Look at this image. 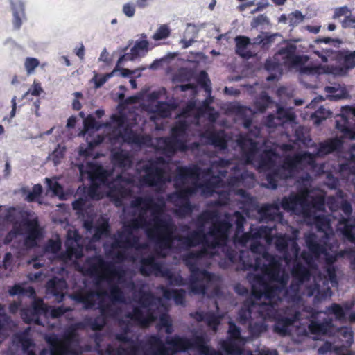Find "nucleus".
Masks as SVG:
<instances>
[{
	"label": "nucleus",
	"instance_id": "obj_1",
	"mask_svg": "<svg viewBox=\"0 0 355 355\" xmlns=\"http://www.w3.org/2000/svg\"><path fill=\"white\" fill-rule=\"evenodd\" d=\"M112 157L114 169L122 170L114 179L101 166L92 163L78 165L80 180H88L91 193L105 187L116 206L123 207V214H131L119 232V240L112 244H140L139 230L155 241V244H173L175 241L180 244H227L233 224L236 225L234 244L236 241L239 244H268V226L251 227L250 232L243 233L245 219L243 215L239 211L226 214L217 209L202 212L196 220V230L179 235L172 218L165 211L162 198L157 203L151 196H135L141 187H155L161 191L164 184L171 182V176L166 172L163 159L139 162L136 165V175L130 176L125 172L132 164L130 154L116 150Z\"/></svg>",
	"mask_w": 355,
	"mask_h": 355
},
{
	"label": "nucleus",
	"instance_id": "obj_2",
	"mask_svg": "<svg viewBox=\"0 0 355 355\" xmlns=\"http://www.w3.org/2000/svg\"><path fill=\"white\" fill-rule=\"evenodd\" d=\"M259 129L254 127L248 136H241L237 139V147L241 153V160H225L218 159L211 162L209 168H202L198 166L184 167V216L192 212L190 196L200 193L204 196L219 198L218 204L225 205L232 193L248 200L246 191L239 188L250 187L254 181L253 173L245 169L246 164H252L262 171H268L267 181L268 188L277 189L278 179H287L295 175L300 170L306 171L315 167V157H323L334 151L340 150L343 140L336 137L321 142L317 147L315 155L309 153L288 155L282 159L275 149L261 151L258 142L252 137H257Z\"/></svg>",
	"mask_w": 355,
	"mask_h": 355
},
{
	"label": "nucleus",
	"instance_id": "obj_3",
	"mask_svg": "<svg viewBox=\"0 0 355 355\" xmlns=\"http://www.w3.org/2000/svg\"><path fill=\"white\" fill-rule=\"evenodd\" d=\"M297 182L300 187L298 193L263 205L254 210V214L248 213V216L254 217L259 222H275L283 225L286 221L280 211L281 205L284 209L301 215L307 223L314 225L311 231L304 234L305 244H329L334 234L330 218L324 214V193L310 190L311 177L307 173L298 177Z\"/></svg>",
	"mask_w": 355,
	"mask_h": 355
},
{
	"label": "nucleus",
	"instance_id": "obj_4",
	"mask_svg": "<svg viewBox=\"0 0 355 355\" xmlns=\"http://www.w3.org/2000/svg\"><path fill=\"white\" fill-rule=\"evenodd\" d=\"M85 273L94 278L98 287L96 291L80 290L73 295V299L83 304L86 309H92L96 304L95 297H108L111 302L124 303L125 295L123 290L116 283L115 278L120 282L125 275L122 266H116L114 262L104 260L101 257H94L86 262Z\"/></svg>",
	"mask_w": 355,
	"mask_h": 355
},
{
	"label": "nucleus",
	"instance_id": "obj_5",
	"mask_svg": "<svg viewBox=\"0 0 355 355\" xmlns=\"http://www.w3.org/2000/svg\"><path fill=\"white\" fill-rule=\"evenodd\" d=\"M202 246L199 251L189 252L182 257L183 262L190 272L189 290L197 295H205L214 279L213 273L199 268L203 259L213 258L219 250L225 253L226 258L232 263H234L237 257V252L232 249V245Z\"/></svg>",
	"mask_w": 355,
	"mask_h": 355
},
{
	"label": "nucleus",
	"instance_id": "obj_6",
	"mask_svg": "<svg viewBox=\"0 0 355 355\" xmlns=\"http://www.w3.org/2000/svg\"><path fill=\"white\" fill-rule=\"evenodd\" d=\"M3 218L12 224V229L5 238V244L15 239H24V244L28 242H36L42 237V232L38 223L29 220L27 213L19 207H9L5 210Z\"/></svg>",
	"mask_w": 355,
	"mask_h": 355
},
{
	"label": "nucleus",
	"instance_id": "obj_7",
	"mask_svg": "<svg viewBox=\"0 0 355 355\" xmlns=\"http://www.w3.org/2000/svg\"><path fill=\"white\" fill-rule=\"evenodd\" d=\"M179 118L176 125L171 128V137H161L157 141L158 148L168 156L178 149L184 147V135L189 123H193L198 126L200 120L193 103H189L187 105L179 115Z\"/></svg>",
	"mask_w": 355,
	"mask_h": 355
},
{
	"label": "nucleus",
	"instance_id": "obj_8",
	"mask_svg": "<svg viewBox=\"0 0 355 355\" xmlns=\"http://www.w3.org/2000/svg\"><path fill=\"white\" fill-rule=\"evenodd\" d=\"M142 355H175L188 351L189 338L175 334L167 337L166 343L158 334L148 336L144 341L139 344Z\"/></svg>",
	"mask_w": 355,
	"mask_h": 355
},
{
	"label": "nucleus",
	"instance_id": "obj_9",
	"mask_svg": "<svg viewBox=\"0 0 355 355\" xmlns=\"http://www.w3.org/2000/svg\"><path fill=\"white\" fill-rule=\"evenodd\" d=\"M296 46L291 42H287L275 55L272 60H268L265 64V68L268 71H279L282 66L293 67L304 64L309 57L304 55L295 54Z\"/></svg>",
	"mask_w": 355,
	"mask_h": 355
},
{
	"label": "nucleus",
	"instance_id": "obj_10",
	"mask_svg": "<svg viewBox=\"0 0 355 355\" xmlns=\"http://www.w3.org/2000/svg\"><path fill=\"white\" fill-rule=\"evenodd\" d=\"M327 203L333 214L340 208L346 218L342 216L338 220L337 223L338 230H340L342 234L349 241H355V218H348L352 211L350 203L346 200H343L341 196L340 198L329 196Z\"/></svg>",
	"mask_w": 355,
	"mask_h": 355
},
{
	"label": "nucleus",
	"instance_id": "obj_11",
	"mask_svg": "<svg viewBox=\"0 0 355 355\" xmlns=\"http://www.w3.org/2000/svg\"><path fill=\"white\" fill-rule=\"evenodd\" d=\"M156 300L155 295L152 292L140 290L137 301L140 307H133L132 311L126 314V318L141 326H148L155 320L153 311L150 308L156 304Z\"/></svg>",
	"mask_w": 355,
	"mask_h": 355
},
{
	"label": "nucleus",
	"instance_id": "obj_12",
	"mask_svg": "<svg viewBox=\"0 0 355 355\" xmlns=\"http://www.w3.org/2000/svg\"><path fill=\"white\" fill-rule=\"evenodd\" d=\"M33 298L34 300L29 306L21 310V318L26 324L42 325L40 317L42 315L47 317L51 306L46 304L42 298L36 297V296Z\"/></svg>",
	"mask_w": 355,
	"mask_h": 355
},
{
	"label": "nucleus",
	"instance_id": "obj_13",
	"mask_svg": "<svg viewBox=\"0 0 355 355\" xmlns=\"http://www.w3.org/2000/svg\"><path fill=\"white\" fill-rule=\"evenodd\" d=\"M300 319L299 311L291 308L286 307L277 315L273 320L274 331L281 336H286L290 334L289 328Z\"/></svg>",
	"mask_w": 355,
	"mask_h": 355
},
{
	"label": "nucleus",
	"instance_id": "obj_14",
	"mask_svg": "<svg viewBox=\"0 0 355 355\" xmlns=\"http://www.w3.org/2000/svg\"><path fill=\"white\" fill-rule=\"evenodd\" d=\"M113 130L112 138L119 142H139V139L131 128L125 123L123 117L113 115L112 117Z\"/></svg>",
	"mask_w": 355,
	"mask_h": 355
},
{
	"label": "nucleus",
	"instance_id": "obj_15",
	"mask_svg": "<svg viewBox=\"0 0 355 355\" xmlns=\"http://www.w3.org/2000/svg\"><path fill=\"white\" fill-rule=\"evenodd\" d=\"M336 127L340 130L343 138L355 139V109L346 108L340 119L336 121Z\"/></svg>",
	"mask_w": 355,
	"mask_h": 355
},
{
	"label": "nucleus",
	"instance_id": "obj_16",
	"mask_svg": "<svg viewBox=\"0 0 355 355\" xmlns=\"http://www.w3.org/2000/svg\"><path fill=\"white\" fill-rule=\"evenodd\" d=\"M128 328H125L121 333L116 334L115 339L122 343L130 344L128 347L119 346L116 349H107L109 355H139V347L134 340L128 335Z\"/></svg>",
	"mask_w": 355,
	"mask_h": 355
},
{
	"label": "nucleus",
	"instance_id": "obj_17",
	"mask_svg": "<svg viewBox=\"0 0 355 355\" xmlns=\"http://www.w3.org/2000/svg\"><path fill=\"white\" fill-rule=\"evenodd\" d=\"M83 226L87 232L92 234V241L93 242H97L101 239L108 236V223L103 217H101L98 220L94 218L85 220Z\"/></svg>",
	"mask_w": 355,
	"mask_h": 355
},
{
	"label": "nucleus",
	"instance_id": "obj_18",
	"mask_svg": "<svg viewBox=\"0 0 355 355\" xmlns=\"http://www.w3.org/2000/svg\"><path fill=\"white\" fill-rule=\"evenodd\" d=\"M141 40L135 41L134 46L131 48L130 52L121 55L117 62V66L121 64L124 61H133L144 57L149 50V42L146 40V35H141Z\"/></svg>",
	"mask_w": 355,
	"mask_h": 355
},
{
	"label": "nucleus",
	"instance_id": "obj_19",
	"mask_svg": "<svg viewBox=\"0 0 355 355\" xmlns=\"http://www.w3.org/2000/svg\"><path fill=\"white\" fill-rule=\"evenodd\" d=\"M165 268L162 263L157 262L153 256L150 255L141 259L139 272L144 277H148L152 274L156 277H161V274H162Z\"/></svg>",
	"mask_w": 355,
	"mask_h": 355
},
{
	"label": "nucleus",
	"instance_id": "obj_20",
	"mask_svg": "<svg viewBox=\"0 0 355 355\" xmlns=\"http://www.w3.org/2000/svg\"><path fill=\"white\" fill-rule=\"evenodd\" d=\"M295 119V115L291 107H278L277 115H269L267 118L266 125L268 128H275L282 125L286 122L293 121Z\"/></svg>",
	"mask_w": 355,
	"mask_h": 355
},
{
	"label": "nucleus",
	"instance_id": "obj_21",
	"mask_svg": "<svg viewBox=\"0 0 355 355\" xmlns=\"http://www.w3.org/2000/svg\"><path fill=\"white\" fill-rule=\"evenodd\" d=\"M200 136L206 139L207 143L220 149H225L228 146V138L224 131H215L209 127L200 133Z\"/></svg>",
	"mask_w": 355,
	"mask_h": 355
},
{
	"label": "nucleus",
	"instance_id": "obj_22",
	"mask_svg": "<svg viewBox=\"0 0 355 355\" xmlns=\"http://www.w3.org/2000/svg\"><path fill=\"white\" fill-rule=\"evenodd\" d=\"M245 268L250 269L254 268L257 270L260 268L263 273L267 275L269 280L275 282L277 279L281 272L280 266L277 262H272L270 265L263 264L261 266V260L259 258H257L254 261V264H245L243 262Z\"/></svg>",
	"mask_w": 355,
	"mask_h": 355
},
{
	"label": "nucleus",
	"instance_id": "obj_23",
	"mask_svg": "<svg viewBox=\"0 0 355 355\" xmlns=\"http://www.w3.org/2000/svg\"><path fill=\"white\" fill-rule=\"evenodd\" d=\"M333 320L325 318L322 322L311 320L309 324V330L312 334L330 336L334 331Z\"/></svg>",
	"mask_w": 355,
	"mask_h": 355
},
{
	"label": "nucleus",
	"instance_id": "obj_24",
	"mask_svg": "<svg viewBox=\"0 0 355 355\" xmlns=\"http://www.w3.org/2000/svg\"><path fill=\"white\" fill-rule=\"evenodd\" d=\"M67 288V282L62 278L53 277L46 283V292L55 297L58 302L64 299V291Z\"/></svg>",
	"mask_w": 355,
	"mask_h": 355
},
{
	"label": "nucleus",
	"instance_id": "obj_25",
	"mask_svg": "<svg viewBox=\"0 0 355 355\" xmlns=\"http://www.w3.org/2000/svg\"><path fill=\"white\" fill-rule=\"evenodd\" d=\"M291 274L293 280L291 284V288H293L294 287V282H296L295 290H298L299 286L309 281L311 275L310 270L301 263H297L293 266Z\"/></svg>",
	"mask_w": 355,
	"mask_h": 355
},
{
	"label": "nucleus",
	"instance_id": "obj_26",
	"mask_svg": "<svg viewBox=\"0 0 355 355\" xmlns=\"http://www.w3.org/2000/svg\"><path fill=\"white\" fill-rule=\"evenodd\" d=\"M44 340L50 347V355H67L69 353V346L61 344V341L55 334L44 336Z\"/></svg>",
	"mask_w": 355,
	"mask_h": 355
},
{
	"label": "nucleus",
	"instance_id": "obj_27",
	"mask_svg": "<svg viewBox=\"0 0 355 355\" xmlns=\"http://www.w3.org/2000/svg\"><path fill=\"white\" fill-rule=\"evenodd\" d=\"M189 347L188 350L196 349L202 355H223L220 352L211 349L206 345L205 339L202 336H196L189 338Z\"/></svg>",
	"mask_w": 355,
	"mask_h": 355
},
{
	"label": "nucleus",
	"instance_id": "obj_28",
	"mask_svg": "<svg viewBox=\"0 0 355 355\" xmlns=\"http://www.w3.org/2000/svg\"><path fill=\"white\" fill-rule=\"evenodd\" d=\"M25 0H10V5L13 15V24L18 29L22 24V19L25 17Z\"/></svg>",
	"mask_w": 355,
	"mask_h": 355
},
{
	"label": "nucleus",
	"instance_id": "obj_29",
	"mask_svg": "<svg viewBox=\"0 0 355 355\" xmlns=\"http://www.w3.org/2000/svg\"><path fill=\"white\" fill-rule=\"evenodd\" d=\"M300 80L306 87H313L319 74V69L304 67L300 69Z\"/></svg>",
	"mask_w": 355,
	"mask_h": 355
},
{
	"label": "nucleus",
	"instance_id": "obj_30",
	"mask_svg": "<svg viewBox=\"0 0 355 355\" xmlns=\"http://www.w3.org/2000/svg\"><path fill=\"white\" fill-rule=\"evenodd\" d=\"M236 53L243 58H250L254 55L250 51L251 40L246 36H236L235 37Z\"/></svg>",
	"mask_w": 355,
	"mask_h": 355
},
{
	"label": "nucleus",
	"instance_id": "obj_31",
	"mask_svg": "<svg viewBox=\"0 0 355 355\" xmlns=\"http://www.w3.org/2000/svg\"><path fill=\"white\" fill-rule=\"evenodd\" d=\"M277 305L273 303H263L259 306L257 311L265 320L273 321L282 309H277Z\"/></svg>",
	"mask_w": 355,
	"mask_h": 355
},
{
	"label": "nucleus",
	"instance_id": "obj_32",
	"mask_svg": "<svg viewBox=\"0 0 355 355\" xmlns=\"http://www.w3.org/2000/svg\"><path fill=\"white\" fill-rule=\"evenodd\" d=\"M199 32V28L194 24H188L187 28L183 34L180 43L182 44V48L187 49L191 46L195 42Z\"/></svg>",
	"mask_w": 355,
	"mask_h": 355
},
{
	"label": "nucleus",
	"instance_id": "obj_33",
	"mask_svg": "<svg viewBox=\"0 0 355 355\" xmlns=\"http://www.w3.org/2000/svg\"><path fill=\"white\" fill-rule=\"evenodd\" d=\"M173 107L166 103L157 102L153 113L150 115V119L156 121L159 117L164 118L171 115Z\"/></svg>",
	"mask_w": 355,
	"mask_h": 355
},
{
	"label": "nucleus",
	"instance_id": "obj_34",
	"mask_svg": "<svg viewBox=\"0 0 355 355\" xmlns=\"http://www.w3.org/2000/svg\"><path fill=\"white\" fill-rule=\"evenodd\" d=\"M31 328L27 327L23 331L16 334L14 336L15 340L21 344L23 352L31 350L35 346L34 341L30 338Z\"/></svg>",
	"mask_w": 355,
	"mask_h": 355
},
{
	"label": "nucleus",
	"instance_id": "obj_35",
	"mask_svg": "<svg viewBox=\"0 0 355 355\" xmlns=\"http://www.w3.org/2000/svg\"><path fill=\"white\" fill-rule=\"evenodd\" d=\"M163 296L167 300L173 299L177 304L182 305L185 302L186 291L181 289L164 288L162 291Z\"/></svg>",
	"mask_w": 355,
	"mask_h": 355
},
{
	"label": "nucleus",
	"instance_id": "obj_36",
	"mask_svg": "<svg viewBox=\"0 0 355 355\" xmlns=\"http://www.w3.org/2000/svg\"><path fill=\"white\" fill-rule=\"evenodd\" d=\"M8 293L10 296L23 295L28 297H35L36 296L35 290L33 286L27 288L24 287L19 284H15L8 289Z\"/></svg>",
	"mask_w": 355,
	"mask_h": 355
},
{
	"label": "nucleus",
	"instance_id": "obj_37",
	"mask_svg": "<svg viewBox=\"0 0 355 355\" xmlns=\"http://www.w3.org/2000/svg\"><path fill=\"white\" fill-rule=\"evenodd\" d=\"M259 280L261 282V285L264 289L265 298L270 301L278 297L279 294L282 291V286L265 282L262 277H259Z\"/></svg>",
	"mask_w": 355,
	"mask_h": 355
},
{
	"label": "nucleus",
	"instance_id": "obj_38",
	"mask_svg": "<svg viewBox=\"0 0 355 355\" xmlns=\"http://www.w3.org/2000/svg\"><path fill=\"white\" fill-rule=\"evenodd\" d=\"M45 182L47 185L46 195H48L49 192H51L52 196H58L60 200L64 198L63 189L55 179L46 178H45Z\"/></svg>",
	"mask_w": 355,
	"mask_h": 355
},
{
	"label": "nucleus",
	"instance_id": "obj_39",
	"mask_svg": "<svg viewBox=\"0 0 355 355\" xmlns=\"http://www.w3.org/2000/svg\"><path fill=\"white\" fill-rule=\"evenodd\" d=\"M161 277L166 278L169 284L172 286H183L185 284V281L181 275L174 274L170 269L166 267L163 270Z\"/></svg>",
	"mask_w": 355,
	"mask_h": 355
},
{
	"label": "nucleus",
	"instance_id": "obj_40",
	"mask_svg": "<svg viewBox=\"0 0 355 355\" xmlns=\"http://www.w3.org/2000/svg\"><path fill=\"white\" fill-rule=\"evenodd\" d=\"M327 311L329 314L334 315L337 320L343 321L346 318L345 310L339 304L332 303L327 308Z\"/></svg>",
	"mask_w": 355,
	"mask_h": 355
},
{
	"label": "nucleus",
	"instance_id": "obj_41",
	"mask_svg": "<svg viewBox=\"0 0 355 355\" xmlns=\"http://www.w3.org/2000/svg\"><path fill=\"white\" fill-rule=\"evenodd\" d=\"M12 322L11 318L6 313H0V339L4 340Z\"/></svg>",
	"mask_w": 355,
	"mask_h": 355
},
{
	"label": "nucleus",
	"instance_id": "obj_42",
	"mask_svg": "<svg viewBox=\"0 0 355 355\" xmlns=\"http://www.w3.org/2000/svg\"><path fill=\"white\" fill-rule=\"evenodd\" d=\"M107 323V320L105 317L101 315L95 317L94 318H90L87 322V325L93 331H101L103 329Z\"/></svg>",
	"mask_w": 355,
	"mask_h": 355
},
{
	"label": "nucleus",
	"instance_id": "obj_43",
	"mask_svg": "<svg viewBox=\"0 0 355 355\" xmlns=\"http://www.w3.org/2000/svg\"><path fill=\"white\" fill-rule=\"evenodd\" d=\"M331 114V112L321 106L311 116L313 122L316 125H319L322 121L326 119Z\"/></svg>",
	"mask_w": 355,
	"mask_h": 355
},
{
	"label": "nucleus",
	"instance_id": "obj_44",
	"mask_svg": "<svg viewBox=\"0 0 355 355\" xmlns=\"http://www.w3.org/2000/svg\"><path fill=\"white\" fill-rule=\"evenodd\" d=\"M223 349L230 355H241L242 349L235 343V340H228L222 345Z\"/></svg>",
	"mask_w": 355,
	"mask_h": 355
},
{
	"label": "nucleus",
	"instance_id": "obj_45",
	"mask_svg": "<svg viewBox=\"0 0 355 355\" xmlns=\"http://www.w3.org/2000/svg\"><path fill=\"white\" fill-rule=\"evenodd\" d=\"M171 33V29L166 24L161 25L153 35L152 38L154 40H161L167 38Z\"/></svg>",
	"mask_w": 355,
	"mask_h": 355
},
{
	"label": "nucleus",
	"instance_id": "obj_46",
	"mask_svg": "<svg viewBox=\"0 0 355 355\" xmlns=\"http://www.w3.org/2000/svg\"><path fill=\"white\" fill-rule=\"evenodd\" d=\"M100 315L105 317L106 320L108 318L113 317L115 315V311L110 304H103L102 301L98 303Z\"/></svg>",
	"mask_w": 355,
	"mask_h": 355
},
{
	"label": "nucleus",
	"instance_id": "obj_47",
	"mask_svg": "<svg viewBox=\"0 0 355 355\" xmlns=\"http://www.w3.org/2000/svg\"><path fill=\"white\" fill-rule=\"evenodd\" d=\"M207 326L216 330L218 326L220 324V318L213 312H206L205 320Z\"/></svg>",
	"mask_w": 355,
	"mask_h": 355
},
{
	"label": "nucleus",
	"instance_id": "obj_48",
	"mask_svg": "<svg viewBox=\"0 0 355 355\" xmlns=\"http://www.w3.org/2000/svg\"><path fill=\"white\" fill-rule=\"evenodd\" d=\"M155 248V251L157 254L158 256L161 257H166V254L169 250H172L175 248V247H196V245H153Z\"/></svg>",
	"mask_w": 355,
	"mask_h": 355
},
{
	"label": "nucleus",
	"instance_id": "obj_49",
	"mask_svg": "<svg viewBox=\"0 0 355 355\" xmlns=\"http://www.w3.org/2000/svg\"><path fill=\"white\" fill-rule=\"evenodd\" d=\"M227 334L229 340H236L241 337V329L235 323L230 322Z\"/></svg>",
	"mask_w": 355,
	"mask_h": 355
},
{
	"label": "nucleus",
	"instance_id": "obj_50",
	"mask_svg": "<svg viewBox=\"0 0 355 355\" xmlns=\"http://www.w3.org/2000/svg\"><path fill=\"white\" fill-rule=\"evenodd\" d=\"M288 24L291 26H295L304 20V15L301 12L296 10L288 15Z\"/></svg>",
	"mask_w": 355,
	"mask_h": 355
},
{
	"label": "nucleus",
	"instance_id": "obj_51",
	"mask_svg": "<svg viewBox=\"0 0 355 355\" xmlns=\"http://www.w3.org/2000/svg\"><path fill=\"white\" fill-rule=\"evenodd\" d=\"M40 62L35 58H27L24 62V67L28 75L32 74L39 66Z\"/></svg>",
	"mask_w": 355,
	"mask_h": 355
},
{
	"label": "nucleus",
	"instance_id": "obj_52",
	"mask_svg": "<svg viewBox=\"0 0 355 355\" xmlns=\"http://www.w3.org/2000/svg\"><path fill=\"white\" fill-rule=\"evenodd\" d=\"M78 334L76 332V328L71 327L67 330L64 336V342H61V344H64L67 346L74 341L77 338Z\"/></svg>",
	"mask_w": 355,
	"mask_h": 355
},
{
	"label": "nucleus",
	"instance_id": "obj_53",
	"mask_svg": "<svg viewBox=\"0 0 355 355\" xmlns=\"http://www.w3.org/2000/svg\"><path fill=\"white\" fill-rule=\"evenodd\" d=\"M64 152V148H62L58 146L49 157L54 162L55 165H57L60 162V159L63 157Z\"/></svg>",
	"mask_w": 355,
	"mask_h": 355
},
{
	"label": "nucleus",
	"instance_id": "obj_54",
	"mask_svg": "<svg viewBox=\"0 0 355 355\" xmlns=\"http://www.w3.org/2000/svg\"><path fill=\"white\" fill-rule=\"evenodd\" d=\"M116 73V69H114L112 72L111 73H106L102 76H96L94 78V83H95V86L96 88H99L101 87V86L103 85L104 83H105L107 82V80L108 79H110L111 77L113 76V75L114 73Z\"/></svg>",
	"mask_w": 355,
	"mask_h": 355
},
{
	"label": "nucleus",
	"instance_id": "obj_55",
	"mask_svg": "<svg viewBox=\"0 0 355 355\" xmlns=\"http://www.w3.org/2000/svg\"><path fill=\"white\" fill-rule=\"evenodd\" d=\"M325 271L327 272L328 279L331 282L332 286L338 284V279L336 275V269L334 266H329L325 267Z\"/></svg>",
	"mask_w": 355,
	"mask_h": 355
},
{
	"label": "nucleus",
	"instance_id": "obj_56",
	"mask_svg": "<svg viewBox=\"0 0 355 355\" xmlns=\"http://www.w3.org/2000/svg\"><path fill=\"white\" fill-rule=\"evenodd\" d=\"M343 64L348 69L355 67V51L349 52L345 55Z\"/></svg>",
	"mask_w": 355,
	"mask_h": 355
},
{
	"label": "nucleus",
	"instance_id": "obj_57",
	"mask_svg": "<svg viewBox=\"0 0 355 355\" xmlns=\"http://www.w3.org/2000/svg\"><path fill=\"white\" fill-rule=\"evenodd\" d=\"M314 53L321 58L323 62H327L329 61V58H330L334 53V51L331 49H323L320 51H315Z\"/></svg>",
	"mask_w": 355,
	"mask_h": 355
},
{
	"label": "nucleus",
	"instance_id": "obj_58",
	"mask_svg": "<svg viewBox=\"0 0 355 355\" xmlns=\"http://www.w3.org/2000/svg\"><path fill=\"white\" fill-rule=\"evenodd\" d=\"M43 92L39 83L34 81L33 86L23 96L22 98H26L29 94L33 96H39Z\"/></svg>",
	"mask_w": 355,
	"mask_h": 355
},
{
	"label": "nucleus",
	"instance_id": "obj_59",
	"mask_svg": "<svg viewBox=\"0 0 355 355\" xmlns=\"http://www.w3.org/2000/svg\"><path fill=\"white\" fill-rule=\"evenodd\" d=\"M307 129L304 127L299 126L295 130L296 139L306 144L308 137Z\"/></svg>",
	"mask_w": 355,
	"mask_h": 355
},
{
	"label": "nucleus",
	"instance_id": "obj_60",
	"mask_svg": "<svg viewBox=\"0 0 355 355\" xmlns=\"http://www.w3.org/2000/svg\"><path fill=\"white\" fill-rule=\"evenodd\" d=\"M268 24H269L268 17L265 15H260L254 17L252 19V21L251 22V26L252 28H257L259 26Z\"/></svg>",
	"mask_w": 355,
	"mask_h": 355
},
{
	"label": "nucleus",
	"instance_id": "obj_61",
	"mask_svg": "<svg viewBox=\"0 0 355 355\" xmlns=\"http://www.w3.org/2000/svg\"><path fill=\"white\" fill-rule=\"evenodd\" d=\"M350 13H351V12L349 10V8L346 6H343V7L336 8H335L334 12L333 18L334 19H337L340 18L343 16H345V17H346V16H349V15H350Z\"/></svg>",
	"mask_w": 355,
	"mask_h": 355
},
{
	"label": "nucleus",
	"instance_id": "obj_62",
	"mask_svg": "<svg viewBox=\"0 0 355 355\" xmlns=\"http://www.w3.org/2000/svg\"><path fill=\"white\" fill-rule=\"evenodd\" d=\"M43 257V255L36 256L32 258L31 260L28 261V264H33V267L35 269H39L42 267H44L45 263Z\"/></svg>",
	"mask_w": 355,
	"mask_h": 355
},
{
	"label": "nucleus",
	"instance_id": "obj_63",
	"mask_svg": "<svg viewBox=\"0 0 355 355\" xmlns=\"http://www.w3.org/2000/svg\"><path fill=\"white\" fill-rule=\"evenodd\" d=\"M342 26L344 28H354L355 29V16L349 15L341 21Z\"/></svg>",
	"mask_w": 355,
	"mask_h": 355
},
{
	"label": "nucleus",
	"instance_id": "obj_64",
	"mask_svg": "<svg viewBox=\"0 0 355 355\" xmlns=\"http://www.w3.org/2000/svg\"><path fill=\"white\" fill-rule=\"evenodd\" d=\"M123 12L128 17H132L135 12V6L132 3H127L123 6Z\"/></svg>",
	"mask_w": 355,
	"mask_h": 355
}]
</instances>
